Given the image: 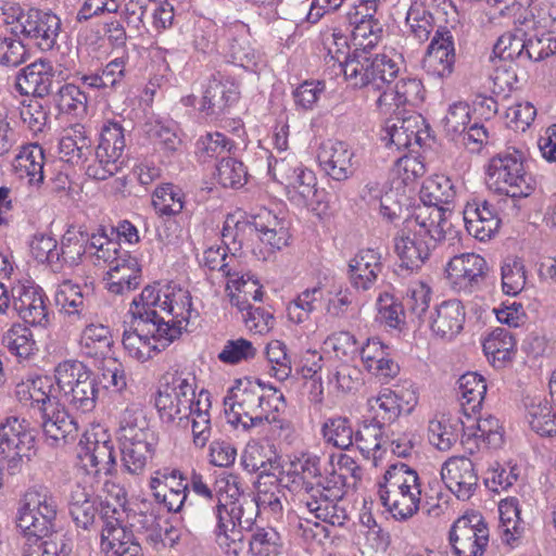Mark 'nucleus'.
<instances>
[{
	"label": "nucleus",
	"instance_id": "nucleus-1",
	"mask_svg": "<svg viewBox=\"0 0 556 556\" xmlns=\"http://www.w3.org/2000/svg\"><path fill=\"white\" fill-rule=\"evenodd\" d=\"M192 312L191 295L180 286L173 282L146 286L129 307L132 321L123 333L125 351L141 363L150 359L180 337Z\"/></svg>",
	"mask_w": 556,
	"mask_h": 556
},
{
	"label": "nucleus",
	"instance_id": "nucleus-2",
	"mask_svg": "<svg viewBox=\"0 0 556 556\" xmlns=\"http://www.w3.org/2000/svg\"><path fill=\"white\" fill-rule=\"evenodd\" d=\"M326 61L338 65L345 80L353 88L380 90L400 73L401 56L387 53L366 54L354 47L351 52L348 36L338 27L321 34Z\"/></svg>",
	"mask_w": 556,
	"mask_h": 556
},
{
	"label": "nucleus",
	"instance_id": "nucleus-3",
	"mask_svg": "<svg viewBox=\"0 0 556 556\" xmlns=\"http://www.w3.org/2000/svg\"><path fill=\"white\" fill-rule=\"evenodd\" d=\"M228 422L244 430L263 428L266 425L276 429L285 427V419L279 413L287 407L283 393L271 383L260 379L255 381H238L231 389V394L224 400Z\"/></svg>",
	"mask_w": 556,
	"mask_h": 556
},
{
	"label": "nucleus",
	"instance_id": "nucleus-4",
	"mask_svg": "<svg viewBox=\"0 0 556 556\" xmlns=\"http://www.w3.org/2000/svg\"><path fill=\"white\" fill-rule=\"evenodd\" d=\"M441 216L437 208L417 207L414 215L405 219L393 238L394 252L402 268L409 271L421 268L438 243L447 236H457L454 228L443 227Z\"/></svg>",
	"mask_w": 556,
	"mask_h": 556
},
{
	"label": "nucleus",
	"instance_id": "nucleus-5",
	"mask_svg": "<svg viewBox=\"0 0 556 556\" xmlns=\"http://www.w3.org/2000/svg\"><path fill=\"white\" fill-rule=\"evenodd\" d=\"M350 485L351 482H345L344 477L334 469L326 477L320 475L314 485L308 486V492L300 495L299 507L305 508L316 520L343 527L349 520L343 497Z\"/></svg>",
	"mask_w": 556,
	"mask_h": 556
},
{
	"label": "nucleus",
	"instance_id": "nucleus-6",
	"mask_svg": "<svg viewBox=\"0 0 556 556\" xmlns=\"http://www.w3.org/2000/svg\"><path fill=\"white\" fill-rule=\"evenodd\" d=\"M381 504L396 520L404 521L419 509L420 483L418 473L404 463L389 466L383 482L379 483Z\"/></svg>",
	"mask_w": 556,
	"mask_h": 556
},
{
	"label": "nucleus",
	"instance_id": "nucleus-7",
	"mask_svg": "<svg viewBox=\"0 0 556 556\" xmlns=\"http://www.w3.org/2000/svg\"><path fill=\"white\" fill-rule=\"evenodd\" d=\"M195 375L187 370L166 372L160 382L155 407L163 422L173 426H186L198 403Z\"/></svg>",
	"mask_w": 556,
	"mask_h": 556
},
{
	"label": "nucleus",
	"instance_id": "nucleus-8",
	"mask_svg": "<svg viewBox=\"0 0 556 556\" xmlns=\"http://www.w3.org/2000/svg\"><path fill=\"white\" fill-rule=\"evenodd\" d=\"M126 492L118 490L116 503L100 502L99 516L102 522L101 549L108 556H143L142 548L127 523Z\"/></svg>",
	"mask_w": 556,
	"mask_h": 556
},
{
	"label": "nucleus",
	"instance_id": "nucleus-9",
	"mask_svg": "<svg viewBox=\"0 0 556 556\" xmlns=\"http://www.w3.org/2000/svg\"><path fill=\"white\" fill-rule=\"evenodd\" d=\"M523 163V153L516 149L496 154L488 166L490 182L511 199L528 198L535 189V180Z\"/></svg>",
	"mask_w": 556,
	"mask_h": 556
},
{
	"label": "nucleus",
	"instance_id": "nucleus-10",
	"mask_svg": "<svg viewBox=\"0 0 556 556\" xmlns=\"http://www.w3.org/2000/svg\"><path fill=\"white\" fill-rule=\"evenodd\" d=\"M15 17L16 33L33 42L41 51H50L56 45L61 30L60 17L50 10L18 8Z\"/></svg>",
	"mask_w": 556,
	"mask_h": 556
},
{
	"label": "nucleus",
	"instance_id": "nucleus-11",
	"mask_svg": "<svg viewBox=\"0 0 556 556\" xmlns=\"http://www.w3.org/2000/svg\"><path fill=\"white\" fill-rule=\"evenodd\" d=\"M35 448V434L25 419L15 416L0 424V451L9 457V473L20 470L23 458H30Z\"/></svg>",
	"mask_w": 556,
	"mask_h": 556
},
{
	"label": "nucleus",
	"instance_id": "nucleus-12",
	"mask_svg": "<svg viewBox=\"0 0 556 556\" xmlns=\"http://www.w3.org/2000/svg\"><path fill=\"white\" fill-rule=\"evenodd\" d=\"M448 539L456 556H482L489 543V529L482 516L465 515L453 523Z\"/></svg>",
	"mask_w": 556,
	"mask_h": 556
},
{
	"label": "nucleus",
	"instance_id": "nucleus-13",
	"mask_svg": "<svg viewBox=\"0 0 556 556\" xmlns=\"http://www.w3.org/2000/svg\"><path fill=\"white\" fill-rule=\"evenodd\" d=\"M77 457L88 472L111 475L116 466L114 443L105 431L84 433Z\"/></svg>",
	"mask_w": 556,
	"mask_h": 556
},
{
	"label": "nucleus",
	"instance_id": "nucleus-14",
	"mask_svg": "<svg viewBox=\"0 0 556 556\" xmlns=\"http://www.w3.org/2000/svg\"><path fill=\"white\" fill-rule=\"evenodd\" d=\"M455 61L453 31L446 26H438L427 48L422 67L429 76L443 79L452 75Z\"/></svg>",
	"mask_w": 556,
	"mask_h": 556
},
{
	"label": "nucleus",
	"instance_id": "nucleus-15",
	"mask_svg": "<svg viewBox=\"0 0 556 556\" xmlns=\"http://www.w3.org/2000/svg\"><path fill=\"white\" fill-rule=\"evenodd\" d=\"M216 518L215 533L218 539L224 538L236 542L241 540V530L238 528H250L251 519H242L247 509H253V501L231 500L227 494L218 496L217 502L212 506Z\"/></svg>",
	"mask_w": 556,
	"mask_h": 556
},
{
	"label": "nucleus",
	"instance_id": "nucleus-16",
	"mask_svg": "<svg viewBox=\"0 0 556 556\" xmlns=\"http://www.w3.org/2000/svg\"><path fill=\"white\" fill-rule=\"evenodd\" d=\"M446 276L454 289L471 293L482 286L486 271V261L476 253L455 255L446 265Z\"/></svg>",
	"mask_w": 556,
	"mask_h": 556
},
{
	"label": "nucleus",
	"instance_id": "nucleus-17",
	"mask_svg": "<svg viewBox=\"0 0 556 556\" xmlns=\"http://www.w3.org/2000/svg\"><path fill=\"white\" fill-rule=\"evenodd\" d=\"M446 488L460 501H467L478 488L479 477L472 460L466 456L450 457L441 468Z\"/></svg>",
	"mask_w": 556,
	"mask_h": 556
},
{
	"label": "nucleus",
	"instance_id": "nucleus-18",
	"mask_svg": "<svg viewBox=\"0 0 556 556\" xmlns=\"http://www.w3.org/2000/svg\"><path fill=\"white\" fill-rule=\"evenodd\" d=\"M418 403V395L413 384L408 387L384 388L376 397L378 410L374 418L383 425L394 422L402 414H410Z\"/></svg>",
	"mask_w": 556,
	"mask_h": 556
},
{
	"label": "nucleus",
	"instance_id": "nucleus-19",
	"mask_svg": "<svg viewBox=\"0 0 556 556\" xmlns=\"http://www.w3.org/2000/svg\"><path fill=\"white\" fill-rule=\"evenodd\" d=\"M54 78L52 64L40 59L18 71L15 87L22 96L43 99L52 96Z\"/></svg>",
	"mask_w": 556,
	"mask_h": 556
},
{
	"label": "nucleus",
	"instance_id": "nucleus-20",
	"mask_svg": "<svg viewBox=\"0 0 556 556\" xmlns=\"http://www.w3.org/2000/svg\"><path fill=\"white\" fill-rule=\"evenodd\" d=\"M354 152L343 141L328 140L319 147L317 160L325 172L336 181H345L354 174Z\"/></svg>",
	"mask_w": 556,
	"mask_h": 556
},
{
	"label": "nucleus",
	"instance_id": "nucleus-21",
	"mask_svg": "<svg viewBox=\"0 0 556 556\" xmlns=\"http://www.w3.org/2000/svg\"><path fill=\"white\" fill-rule=\"evenodd\" d=\"M55 302L70 324L87 323L91 315L93 294L71 280H64L55 292Z\"/></svg>",
	"mask_w": 556,
	"mask_h": 556
},
{
	"label": "nucleus",
	"instance_id": "nucleus-22",
	"mask_svg": "<svg viewBox=\"0 0 556 556\" xmlns=\"http://www.w3.org/2000/svg\"><path fill=\"white\" fill-rule=\"evenodd\" d=\"M39 418L46 440L51 446L74 441L78 435L77 420L60 403L42 412Z\"/></svg>",
	"mask_w": 556,
	"mask_h": 556
},
{
	"label": "nucleus",
	"instance_id": "nucleus-23",
	"mask_svg": "<svg viewBox=\"0 0 556 556\" xmlns=\"http://www.w3.org/2000/svg\"><path fill=\"white\" fill-rule=\"evenodd\" d=\"M463 215L467 231L480 241L491 239L501 225L494 205L486 200L475 199L467 202Z\"/></svg>",
	"mask_w": 556,
	"mask_h": 556
},
{
	"label": "nucleus",
	"instance_id": "nucleus-24",
	"mask_svg": "<svg viewBox=\"0 0 556 556\" xmlns=\"http://www.w3.org/2000/svg\"><path fill=\"white\" fill-rule=\"evenodd\" d=\"M15 396L23 406L30 407L39 415L58 403L55 388L48 376L30 377L17 383Z\"/></svg>",
	"mask_w": 556,
	"mask_h": 556
},
{
	"label": "nucleus",
	"instance_id": "nucleus-25",
	"mask_svg": "<svg viewBox=\"0 0 556 556\" xmlns=\"http://www.w3.org/2000/svg\"><path fill=\"white\" fill-rule=\"evenodd\" d=\"M457 195V187L452 179L445 175H433L427 178L420 188L419 198L422 205L418 207L437 208L442 213L441 218L444 228H453L452 224L446 218L448 208L443 205H448L454 202Z\"/></svg>",
	"mask_w": 556,
	"mask_h": 556
},
{
	"label": "nucleus",
	"instance_id": "nucleus-26",
	"mask_svg": "<svg viewBox=\"0 0 556 556\" xmlns=\"http://www.w3.org/2000/svg\"><path fill=\"white\" fill-rule=\"evenodd\" d=\"M159 441V433L119 441L123 468L130 475H141L153 459Z\"/></svg>",
	"mask_w": 556,
	"mask_h": 556
},
{
	"label": "nucleus",
	"instance_id": "nucleus-27",
	"mask_svg": "<svg viewBox=\"0 0 556 556\" xmlns=\"http://www.w3.org/2000/svg\"><path fill=\"white\" fill-rule=\"evenodd\" d=\"M358 354L364 367L377 377L393 378L400 371L399 364L392 357V350L379 338L367 339Z\"/></svg>",
	"mask_w": 556,
	"mask_h": 556
},
{
	"label": "nucleus",
	"instance_id": "nucleus-28",
	"mask_svg": "<svg viewBox=\"0 0 556 556\" xmlns=\"http://www.w3.org/2000/svg\"><path fill=\"white\" fill-rule=\"evenodd\" d=\"M291 236L287 220L278 218L269 211L258 214V230L256 239L268 247L266 253L260 251L258 258L268 260L275 251H279L289 244Z\"/></svg>",
	"mask_w": 556,
	"mask_h": 556
},
{
	"label": "nucleus",
	"instance_id": "nucleus-29",
	"mask_svg": "<svg viewBox=\"0 0 556 556\" xmlns=\"http://www.w3.org/2000/svg\"><path fill=\"white\" fill-rule=\"evenodd\" d=\"M465 316V307L459 300L443 301L430 316V329L439 338L452 339L463 329Z\"/></svg>",
	"mask_w": 556,
	"mask_h": 556
},
{
	"label": "nucleus",
	"instance_id": "nucleus-30",
	"mask_svg": "<svg viewBox=\"0 0 556 556\" xmlns=\"http://www.w3.org/2000/svg\"><path fill=\"white\" fill-rule=\"evenodd\" d=\"M239 94L235 83L213 76L205 87L201 111L206 115L218 117L239 100Z\"/></svg>",
	"mask_w": 556,
	"mask_h": 556
},
{
	"label": "nucleus",
	"instance_id": "nucleus-31",
	"mask_svg": "<svg viewBox=\"0 0 556 556\" xmlns=\"http://www.w3.org/2000/svg\"><path fill=\"white\" fill-rule=\"evenodd\" d=\"M13 307L25 324L46 328L50 323L45 296L35 288H18L17 295L13 294Z\"/></svg>",
	"mask_w": 556,
	"mask_h": 556
},
{
	"label": "nucleus",
	"instance_id": "nucleus-32",
	"mask_svg": "<svg viewBox=\"0 0 556 556\" xmlns=\"http://www.w3.org/2000/svg\"><path fill=\"white\" fill-rule=\"evenodd\" d=\"M382 269L381 255L374 249L361 250L349 262V279L357 290H369Z\"/></svg>",
	"mask_w": 556,
	"mask_h": 556
},
{
	"label": "nucleus",
	"instance_id": "nucleus-33",
	"mask_svg": "<svg viewBox=\"0 0 556 556\" xmlns=\"http://www.w3.org/2000/svg\"><path fill=\"white\" fill-rule=\"evenodd\" d=\"M67 506L77 527L88 530L94 523L98 513V497L90 488L80 483L73 484L67 494Z\"/></svg>",
	"mask_w": 556,
	"mask_h": 556
},
{
	"label": "nucleus",
	"instance_id": "nucleus-34",
	"mask_svg": "<svg viewBox=\"0 0 556 556\" xmlns=\"http://www.w3.org/2000/svg\"><path fill=\"white\" fill-rule=\"evenodd\" d=\"M258 230V215L252 218L236 219L233 215L227 216L223 230V243L232 256L243 248H250Z\"/></svg>",
	"mask_w": 556,
	"mask_h": 556
},
{
	"label": "nucleus",
	"instance_id": "nucleus-35",
	"mask_svg": "<svg viewBox=\"0 0 556 556\" xmlns=\"http://www.w3.org/2000/svg\"><path fill=\"white\" fill-rule=\"evenodd\" d=\"M396 77L397 75L379 90L381 93L377 99V105L380 109L384 106L399 109L402 105L415 103L422 99L424 87L419 79L412 77L401 78L396 81L395 86L391 88V84Z\"/></svg>",
	"mask_w": 556,
	"mask_h": 556
},
{
	"label": "nucleus",
	"instance_id": "nucleus-36",
	"mask_svg": "<svg viewBox=\"0 0 556 556\" xmlns=\"http://www.w3.org/2000/svg\"><path fill=\"white\" fill-rule=\"evenodd\" d=\"M55 393L58 397L70 394L75 389L88 381H97L91 369L77 359H66L59 363L54 368Z\"/></svg>",
	"mask_w": 556,
	"mask_h": 556
},
{
	"label": "nucleus",
	"instance_id": "nucleus-37",
	"mask_svg": "<svg viewBox=\"0 0 556 556\" xmlns=\"http://www.w3.org/2000/svg\"><path fill=\"white\" fill-rule=\"evenodd\" d=\"M211 406L210 392L201 389L198 393V403H195L194 408L191 409L190 415L187 416V425L176 426L180 429L191 427L192 443L197 448H203L212 435Z\"/></svg>",
	"mask_w": 556,
	"mask_h": 556
},
{
	"label": "nucleus",
	"instance_id": "nucleus-38",
	"mask_svg": "<svg viewBox=\"0 0 556 556\" xmlns=\"http://www.w3.org/2000/svg\"><path fill=\"white\" fill-rule=\"evenodd\" d=\"M465 418L463 427L466 429L468 443L473 440L476 446L484 443L488 447L496 448L503 442L500 420L493 416L476 417V414H462Z\"/></svg>",
	"mask_w": 556,
	"mask_h": 556
},
{
	"label": "nucleus",
	"instance_id": "nucleus-39",
	"mask_svg": "<svg viewBox=\"0 0 556 556\" xmlns=\"http://www.w3.org/2000/svg\"><path fill=\"white\" fill-rule=\"evenodd\" d=\"M91 151V139L81 124H74L66 129L59 142L61 159L71 164L86 162Z\"/></svg>",
	"mask_w": 556,
	"mask_h": 556
},
{
	"label": "nucleus",
	"instance_id": "nucleus-40",
	"mask_svg": "<svg viewBox=\"0 0 556 556\" xmlns=\"http://www.w3.org/2000/svg\"><path fill=\"white\" fill-rule=\"evenodd\" d=\"M113 342L108 326L89 323L80 333L79 350L88 358L104 359L111 354Z\"/></svg>",
	"mask_w": 556,
	"mask_h": 556
},
{
	"label": "nucleus",
	"instance_id": "nucleus-41",
	"mask_svg": "<svg viewBox=\"0 0 556 556\" xmlns=\"http://www.w3.org/2000/svg\"><path fill=\"white\" fill-rule=\"evenodd\" d=\"M483 352L494 368H504L516 353V339L511 331L497 327L482 343Z\"/></svg>",
	"mask_w": 556,
	"mask_h": 556
},
{
	"label": "nucleus",
	"instance_id": "nucleus-42",
	"mask_svg": "<svg viewBox=\"0 0 556 556\" xmlns=\"http://www.w3.org/2000/svg\"><path fill=\"white\" fill-rule=\"evenodd\" d=\"M526 418L530 428L541 437L556 434V406L545 396H534L526 402Z\"/></svg>",
	"mask_w": 556,
	"mask_h": 556
},
{
	"label": "nucleus",
	"instance_id": "nucleus-43",
	"mask_svg": "<svg viewBox=\"0 0 556 556\" xmlns=\"http://www.w3.org/2000/svg\"><path fill=\"white\" fill-rule=\"evenodd\" d=\"M464 416L448 419H433L428 426L429 441L440 451L450 450L462 437V444H468L466 429L463 427Z\"/></svg>",
	"mask_w": 556,
	"mask_h": 556
},
{
	"label": "nucleus",
	"instance_id": "nucleus-44",
	"mask_svg": "<svg viewBox=\"0 0 556 556\" xmlns=\"http://www.w3.org/2000/svg\"><path fill=\"white\" fill-rule=\"evenodd\" d=\"M460 414H478L481 409L486 382L478 372L468 371L458 379Z\"/></svg>",
	"mask_w": 556,
	"mask_h": 556
},
{
	"label": "nucleus",
	"instance_id": "nucleus-45",
	"mask_svg": "<svg viewBox=\"0 0 556 556\" xmlns=\"http://www.w3.org/2000/svg\"><path fill=\"white\" fill-rule=\"evenodd\" d=\"M500 523L498 531L502 541L513 546L523 534L525 522L520 518L519 501L516 497H507L498 504Z\"/></svg>",
	"mask_w": 556,
	"mask_h": 556
},
{
	"label": "nucleus",
	"instance_id": "nucleus-46",
	"mask_svg": "<svg viewBox=\"0 0 556 556\" xmlns=\"http://www.w3.org/2000/svg\"><path fill=\"white\" fill-rule=\"evenodd\" d=\"M52 103L60 114L81 117L88 111V96L75 83H66L52 93Z\"/></svg>",
	"mask_w": 556,
	"mask_h": 556
},
{
	"label": "nucleus",
	"instance_id": "nucleus-47",
	"mask_svg": "<svg viewBox=\"0 0 556 556\" xmlns=\"http://www.w3.org/2000/svg\"><path fill=\"white\" fill-rule=\"evenodd\" d=\"M288 200L299 206L309 205L317 192V178L313 170L301 167L283 186Z\"/></svg>",
	"mask_w": 556,
	"mask_h": 556
},
{
	"label": "nucleus",
	"instance_id": "nucleus-48",
	"mask_svg": "<svg viewBox=\"0 0 556 556\" xmlns=\"http://www.w3.org/2000/svg\"><path fill=\"white\" fill-rule=\"evenodd\" d=\"M149 433H157V431L151 428L142 408L135 403L127 405L119 416L118 442L147 437Z\"/></svg>",
	"mask_w": 556,
	"mask_h": 556
},
{
	"label": "nucleus",
	"instance_id": "nucleus-49",
	"mask_svg": "<svg viewBox=\"0 0 556 556\" xmlns=\"http://www.w3.org/2000/svg\"><path fill=\"white\" fill-rule=\"evenodd\" d=\"M54 523L52 520L37 516L29 510L28 506L23 504L18 509L16 525L26 541L24 547H28L29 544H37L48 538L53 532Z\"/></svg>",
	"mask_w": 556,
	"mask_h": 556
},
{
	"label": "nucleus",
	"instance_id": "nucleus-50",
	"mask_svg": "<svg viewBox=\"0 0 556 556\" xmlns=\"http://www.w3.org/2000/svg\"><path fill=\"white\" fill-rule=\"evenodd\" d=\"M2 345L20 359H28L37 348L33 331L25 324H13L2 336Z\"/></svg>",
	"mask_w": 556,
	"mask_h": 556
},
{
	"label": "nucleus",
	"instance_id": "nucleus-51",
	"mask_svg": "<svg viewBox=\"0 0 556 556\" xmlns=\"http://www.w3.org/2000/svg\"><path fill=\"white\" fill-rule=\"evenodd\" d=\"M256 497L253 502L256 509L268 513L274 519L278 520L283 515L282 498L285 492L276 477L267 480H257Z\"/></svg>",
	"mask_w": 556,
	"mask_h": 556
},
{
	"label": "nucleus",
	"instance_id": "nucleus-52",
	"mask_svg": "<svg viewBox=\"0 0 556 556\" xmlns=\"http://www.w3.org/2000/svg\"><path fill=\"white\" fill-rule=\"evenodd\" d=\"M320 458L316 455L304 454L291 462L287 476L294 489L303 493L308 492V486L314 485L320 476Z\"/></svg>",
	"mask_w": 556,
	"mask_h": 556
},
{
	"label": "nucleus",
	"instance_id": "nucleus-53",
	"mask_svg": "<svg viewBox=\"0 0 556 556\" xmlns=\"http://www.w3.org/2000/svg\"><path fill=\"white\" fill-rule=\"evenodd\" d=\"M241 465L250 473H257L258 480L276 477L279 464L276 457L268 456L266 448L258 444H249L242 453Z\"/></svg>",
	"mask_w": 556,
	"mask_h": 556
},
{
	"label": "nucleus",
	"instance_id": "nucleus-54",
	"mask_svg": "<svg viewBox=\"0 0 556 556\" xmlns=\"http://www.w3.org/2000/svg\"><path fill=\"white\" fill-rule=\"evenodd\" d=\"M21 176L28 177L29 184L40 186L45 179V152L38 143L23 147L16 157Z\"/></svg>",
	"mask_w": 556,
	"mask_h": 556
},
{
	"label": "nucleus",
	"instance_id": "nucleus-55",
	"mask_svg": "<svg viewBox=\"0 0 556 556\" xmlns=\"http://www.w3.org/2000/svg\"><path fill=\"white\" fill-rule=\"evenodd\" d=\"M406 25L409 33L418 41L424 42L429 39L430 34L441 26L439 18L422 2H413L406 14Z\"/></svg>",
	"mask_w": 556,
	"mask_h": 556
},
{
	"label": "nucleus",
	"instance_id": "nucleus-56",
	"mask_svg": "<svg viewBox=\"0 0 556 556\" xmlns=\"http://www.w3.org/2000/svg\"><path fill=\"white\" fill-rule=\"evenodd\" d=\"M383 427L384 425L379 419L372 418L355 431L354 443L366 458H376V453L384 448L387 439L384 438Z\"/></svg>",
	"mask_w": 556,
	"mask_h": 556
},
{
	"label": "nucleus",
	"instance_id": "nucleus-57",
	"mask_svg": "<svg viewBox=\"0 0 556 556\" xmlns=\"http://www.w3.org/2000/svg\"><path fill=\"white\" fill-rule=\"evenodd\" d=\"M323 298L324 292L320 283L304 289L288 304V319L298 325L305 323L309 319L311 314L317 309V304Z\"/></svg>",
	"mask_w": 556,
	"mask_h": 556
},
{
	"label": "nucleus",
	"instance_id": "nucleus-58",
	"mask_svg": "<svg viewBox=\"0 0 556 556\" xmlns=\"http://www.w3.org/2000/svg\"><path fill=\"white\" fill-rule=\"evenodd\" d=\"M37 516L55 522L58 501L52 491L42 484L29 488L24 495V503Z\"/></svg>",
	"mask_w": 556,
	"mask_h": 556
},
{
	"label": "nucleus",
	"instance_id": "nucleus-59",
	"mask_svg": "<svg viewBox=\"0 0 556 556\" xmlns=\"http://www.w3.org/2000/svg\"><path fill=\"white\" fill-rule=\"evenodd\" d=\"M152 205L161 216H174L185 207V193L173 184H163L152 194Z\"/></svg>",
	"mask_w": 556,
	"mask_h": 556
},
{
	"label": "nucleus",
	"instance_id": "nucleus-60",
	"mask_svg": "<svg viewBox=\"0 0 556 556\" xmlns=\"http://www.w3.org/2000/svg\"><path fill=\"white\" fill-rule=\"evenodd\" d=\"M325 442L340 450H348L354 444L355 431L348 417L328 418L321 426Z\"/></svg>",
	"mask_w": 556,
	"mask_h": 556
},
{
	"label": "nucleus",
	"instance_id": "nucleus-61",
	"mask_svg": "<svg viewBox=\"0 0 556 556\" xmlns=\"http://www.w3.org/2000/svg\"><path fill=\"white\" fill-rule=\"evenodd\" d=\"M416 124V117L396 119L392 124L387 125V135L383 137V140L388 144L395 146L397 150L408 149L413 144L420 146L421 138L419 131L415 130Z\"/></svg>",
	"mask_w": 556,
	"mask_h": 556
},
{
	"label": "nucleus",
	"instance_id": "nucleus-62",
	"mask_svg": "<svg viewBox=\"0 0 556 556\" xmlns=\"http://www.w3.org/2000/svg\"><path fill=\"white\" fill-rule=\"evenodd\" d=\"M249 549L253 556H279L281 536L273 527H255L249 539Z\"/></svg>",
	"mask_w": 556,
	"mask_h": 556
},
{
	"label": "nucleus",
	"instance_id": "nucleus-63",
	"mask_svg": "<svg viewBox=\"0 0 556 556\" xmlns=\"http://www.w3.org/2000/svg\"><path fill=\"white\" fill-rule=\"evenodd\" d=\"M197 155L201 162H207L217 157H225L226 153H230L236 143L225 134L219 131L206 132L197 140Z\"/></svg>",
	"mask_w": 556,
	"mask_h": 556
},
{
	"label": "nucleus",
	"instance_id": "nucleus-64",
	"mask_svg": "<svg viewBox=\"0 0 556 556\" xmlns=\"http://www.w3.org/2000/svg\"><path fill=\"white\" fill-rule=\"evenodd\" d=\"M73 548V542L66 533L54 532L37 544L24 547L23 556H68Z\"/></svg>",
	"mask_w": 556,
	"mask_h": 556
}]
</instances>
